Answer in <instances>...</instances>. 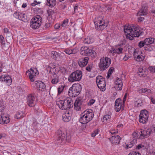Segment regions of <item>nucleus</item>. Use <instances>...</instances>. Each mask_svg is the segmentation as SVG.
Segmentation results:
<instances>
[{"label":"nucleus","instance_id":"864d4df0","mask_svg":"<svg viewBox=\"0 0 155 155\" xmlns=\"http://www.w3.org/2000/svg\"><path fill=\"white\" fill-rule=\"evenodd\" d=\"M50 23H46L44 26V27L43 28V29H46L48 28L50 26Z\"/></svg>","mask_w":155,"mask_h":155},{"label":"nucleus","instance_id":"39448f33","mask_svg":"<svg viewBox=\"0 0 155 155\" xmlns=\"http://www.w3.org/2000/svg\"><path fill=\"white\" fill-rule=\"evenodd\" d=\"M111 63V59L107 57L101 58L100 60L99 67L101 71H104L106 69Z\"/></svg>","mask_w":155,"mask_h":155},{"label":"nucleus","instance_id":"a211bd4d","mask_svg":"<svg viewBox=\"0 0 155 155\" xmlns=\"http://www.w3.org/2000/svg\"><path fill=\"white\" fill-rule=\"evenodd\" d=\"M89 58L86 57L80 58L78 61V64L81 67H84L86 66L88 63Z\"/></svg>","mask_w":155,"mask_h":155},{"label":"nucleus","instance_id":"4be33fe9","mask_svg":"<svg viewBox=\"0 0 155 155\" xmlns=\"http://www.w3.org/2000/svg\"><path fill=\"white\" fill-rule=\"evenodd\" d=\"M46 69L47 71L49 70V73L50 74H51L52 75H54L55 74L56 75H57V74L58 73V71H59L58 68L56 67H54L52 68L50 66H48L46 67Z\"/></svg>","mask_w":155,"mask_h":155},{"label":"nucleus","instance_id":"58836bf2","mask_svg":"<svg viewBox=\"0 0 155 155\" xmlns=\"http://www.w3.org/2000/svg\"><path fill=\"white\" fill-rule=\"evenodd\" d=\"M24 114L22 112H18L15 116V117L17 119H20L22 117H24Z\"/></svg>","mask_w":155,"mask_h":155},{"label":"nucleus","instance_id":"dca6fc26","mask_svg":"<svg viewBox=\"0 0 155 155\" xmlns=\"http://www.w3.org/2000/svg\"><path fill=\"white\" fill-rule=\"evenodd\" d=\"M132 34L133 37H139L142 33L140 28L137 26H133V30Z\"/></svg>","mask_w":155,"mask_h":155},{"label":"nucleus","instance_id":"603ef678","mask_svg":"<svg viewBox=\"0 0 155 155\" xmlns=\"http://www.w3.org/2000/svg\"><path fill=\"white\" fill-rule=\"evenodd\" d=\"M114 68L113 67L110 68L109 70L108 73H109L110 74H111L113 73V71Z\"/></svg>","mask_w":155,"mask_h":155},{"label":"nucleus","instance_id":"423d86ee","mask_svg":"<svg viewBox=\"0 0 155 155\" xmlns=\"http://www.w3.org/2000/svg\"><path fill=\"white\" fill-rule=\"evenodd\" d=\"M82 76V72L81 71H75L70 75L68 80L71 82L79 81L81 79Z\"/></svg>","mask_w":155,"mask_h":155},{"label":"nucleus","instance_id":"a878e982","mask_svg":"<svg viewBox=\"0 0 155 155\" xmlns=\"http://www.w3.org/2000/svg\"><path fill=\"white\" fill-rule=\"evenodd\" d=\"M121 101V100L120 98L117 99L115 101V107L116 112L119 111L121 109L122 107Z\"/></svg>","mask_w":155,"mask_h":155},{"label":"nucleus","instance_id":"338daca9","mask_svg":"<svg viewBox=\"0 0 155 155\" xmlns=\"http://www.w3.org/2000/svg\"><path fill=\"white\" fill-rule=\"evenodd\" d=\"M142 145L139 144L138 146H137L136 147V148L137 149H140L141 147H142Z\"/></svg>","mask_w":155,"mask_h":155},{"label":"nucleus","instance_id":"f704fd0d","mask_svg":"<svg viewBox=\"0 0 155 155\" xmlns=\"http://www.w3.org/2000/svg\"><path fill=\"white\" fill-rule=\"evenodd\" d=\"M47 5L51 7H54L56 4V0H47Z\"/></svg>","mask_w":155,"mask_h":155},{"label":"nucleus","instance_id":"c03bdc74","mask_svg":"<svg viewBox=\"0 0 155 155\" xmlns=\"http://www.w3.org/2000/svg\"><path fill=\"white\" fill-rule=\"evenodd\" d=\"M110 117V116L109 115L107 114L104 115L103 118V122H104L105 121H107L109 120Z\"/></svg>","mask_w":155,"mask_h":155},{"label":"nucleus","instance_id":"b1692460","mask_svg":"<svg viewBox=\"0 0 155 155\" xmlns=\"http://www.w3.org/2000/svg\"><path fill=\"white\" fill-rule=\"evenodd\" d=\"M14 16L16 18L19 19L23 21H25L26 17L25 14L18 12H15L14 14Z\"/></svg>","mask_w":155,"mask_h":155},{"label":"nucleus","instance_id":"37998d69","mask_svg":"<svg viewBox=\"0 0 155 155\" xmlns=\"http://www.w3.org/2000/svg\"><path fill=\"white\" fill-rule=\"evenodd\" d=\"M68 19H65L64 20L61 24V26L63 27H66L68 25Z\"/></svg>","mask_w":155,"mask_h":155},{"label":"nucleus","instance_id":"6e6552de","mask_svg":"<svg viewBox=\"0 0 155 155\" xmlns=\"http://www.w3.org/2000/svg\"><path fill=\"white\" fill-rule=\"evenodd\" d=\"M80 53L83 55L89 56L91 54H93V55L94 56V54H96V53L94 50L89 49L88 47L84 46L81 48Z\"/></svg>","mask_w":155,"mask_h":155},{"label":"nucleus","instance_id":"052dcab7","mask_svg":"<svg viewBox=\"0 0 155 155\" xmlns=\"http://www.w3.org/2000/svg\"><path fill=\"white\" fill-rule=\"evenodd\" d=\"M4 31L5 33H7L9 32L8 29L7 28H5L4 29Z\"/></svg>","mask_w":155,"mask_h":155},{"label":"nucleus","instance_id":"de8ad7c7","mask_svg":"<svg viewBox=\"0 0 155 155\" xmlns=\"http://www.w3.org/2000/svg\"><path fill=\"white\" fill-rule=\"evenodd\" d=\"M123 48H119L117 49V54H122L123 53Z\"/></svg>","mask_w":155,"mask_h":155},{"label":"nucleus","instance_id":"680f3d73","mask_svg":"<svg viewBox=\"0 0 155 155\" xmlns=\"http://www.w3.org/2000/svg\"><path fill=\"white\" fill-rule=\"evenodd\" d=\"M132 144H129L126 145V148H129L133 146Z\"/></svg>","mask_w":155,"mask_h":155},{"label":"nucleus","instance_id":"8fccbe9b","mask_svg":"<svg viewBox=\"0 0 155 155\" xmlns=\"http://www.w3.org/2000/svg\"><path fill=\"white\" fill-rule=\"evenodd\" d=\"M149 69L151 72H155V67L150 66Z\"/></svg>","mask_w":155,"mask_h":155},{"label":"nucleus","instance_id":"c85d7f7f","mask_svg":"<svg viewBox=\"0 0 155 155\" xmlns=\"http://www.w3.org/2000/svg\"><path fill=\"white\" fill-rule=\"evenodd\" d=\"M36 84L38 87L39 90L41 91L44 90L45 88V85L44 83L41 81H36Z\"/></svg>","mask_w":155,"mask_h":155},{"label":"nucleus","instance_id":"2f4dec72","mask_svg":"<svg viewBox=\"0 0 155 155\" xmlns=\"http://www.w3.org/2000/svg\"><path fill=\"white\" fill-rule=\"evenodd\" d=\"M52 78L51 82L53 84H56L59 81V77L57 75L54 74L52 75Z\"/></svg>","mask_w":155,"mask_h":155},{"label":"nucleus","instance_id":"f8f14e48","mask_svg":"<svg viewBox=\"0 0 155 155\" xmlns=\"http://www.w3.org/2000/svg\"><path fill=\"white\" fill-rule=\"evenodd\" d=\"M140 132L139 138L142 139L149 137L153 133V131L151 129H148L143 130H141Z\"/></svg>","mask_w":155,"mask_h":155},{"label":"nucleus","instance_id":"e433bc0d","mask_svg":"<svg viewBox=\"0 0 155 155\" xmlns=\"http://www.w3.org/2000/svg\"><path fill=\"white\" fill-rule=\"evenodd\" d=\"M94 41V39L92 38L88 37L84 39V42L87 44L92 43Z\"/></svg>","mask_w":155,"mask_h":155},{"label":"nucleus","instance_id":"9d476101","mask_svg":"<svg viewBox=\"0 0 155 155\" xmlns=\"http://www.w3.org/2000/svg\"><path fill=\"white\" fill-rule=\"evenodd\" d=\"M133 30V26H125L124 28V31L125 34H126V37L127 39L130 40L133 39L132 34Z\"/></svg>","mask_w":155,"mask_h":155},{"label":"nucleus","instance_id":"7c9ffc66","mask_svg":"<svg viewBox=\"0 0 155 155\" xmlns=\"http://www.w3.org/2000/svg\"><path fill=\"white\" fill-rule=\"evenodd\" d=\"M144 40L146 46L148 47L151 44L154 43V39L153 38H149L145 39Z\"/></svg>","mask_w":155,"mask_h":155},{"label":"nucleus","instance_id":"ea45409f","mask_svg":"<svg viewBox=\"0 0 155 155\" xmlns=\"http://www.w3.org/2000/svg\"><path fill=\"white\" fill-rule=\"evenodd\" d=\"M64 87L65 86L64 85H61L59 86L58 88V94H60L63 92Z\"/></svg>","mask_w":155,"mask_h":155},{"label":"nucleus","instance_id":"473e14b6","mask_svg":"<svg viewBox=\"0 0 155 155\" xmlns=\"http://www.w3.org/2000/svg\"><path fill=\"white\" fill-rule=\"evenodd\" d=\"M47 13L48 15L47 17L48 19L49 20H51L53 19V20L54 18L53 17L52 15H54L55 13V11L51 9H49L47 11Z\"/></svg>","mask_w":155,"mask_h":155},{"label":"nucleus","instance_id":"393cba45","mask_svg":"<svg viewBox=\"0 0 155 155\" xmlns=\"http://www.w3.org/2000/svg\"><path fill=\"white\" fill-rule=\"evenodd\" d=\"M147 13V7L145 6H142L140 9L137 13V15H145Z\"/></svg>","mask_w":155,"mask_h":155},{"label":"nucleus","instance_id":"774afa93","mask_svg":"<svg viewBox=\"0 0 155 155\" xmlns=\"http://www.w3.org/2000/svg\"><path fill=\"white\" fill-rule=\"evenodd\" d=\"M126 97H127V94H125V95H124V98H123V102L124 103L125 101L126 100Z\"/></svg>","mask_w":155,"mask_h":155},{"label":"nucleus","instance_id":"c756f323","mask_svg":"<svg viewBox=\"0 0 155 155\" xmlns=\"http://www.w3.org/2000/svg\"><path fill=\"white\" fill-rule=\"evenodd\" d=\"M138 75L140 77H145L147 74V72L143 68H140L137 71Z\"/></svg>","mask_w":155,"mask_h":155},{"label":"nucleus","instance_id":"bf43d9fd","mask_svg":"<svg viewBox=\"0 0 155 155\" xmlns=\"http://www.w3.org/2000/svg\"><path fill=\"white\" fill-rule=\"evenodd\" d=\"M151 102L153 104H155V98L152 97H151Z\"/></svg>","mask_w":155,"mask_h":155},{"label":"nucleus","instance_id":"f03ea898","mask_svg":"<svg viewBox=\"0 0 155 155\" xmlns=\"http://www.w3.org/2000/svg\"><path fill=\"white\" fill-rule=\"evenodd\" d=\"M56 104L60 109L62 110H67V111L73 106V102L70 98L59 101L57 102Z\"/></svg>","mask_w":155,"mask_h":155},{"label":"nucleus","instance_id":"3c124183","mask_svg":"<svg viewBox=\"0 0 155 155\" xmlns=\"http://www.w3.org/2000/svg\"><path fill=\"white\" fill-rule=\"evenodd\" d=\"M40 2H37L36 1H34V2L31 4V5L33 6H34L38 4H40Z\"/></svg>","mask_w":155,"mask_h":155},{"label":"nucleus","instance_id":"4d7b16f0","mask_svg":"<svg viewBox=\"0 0 155 155\" xmlns=\"http://www.w3.org/2000/svg\"><path fill=\"white\" fill-rule=\"evenodd\" d=\"M138 136V134L136 132H134L133 134V137L134 138H137V137Z\"/></svg>","mask_w":155,"mask_h":155},{"label":"nucleus","instance_id":"49530a36","mask_svg":"<svg viewBox=\"0 0 155 155\" xmlns=\"http://www.w3.org/2000/svg\"><path fill=\"white\" fill-rule=\"evenodd\" d=\"M93 65L92 64H89L86 68V70L88 71H91L93 67Z\"/></svg>","mask_w":155,"mask_h":155},{"label":"nucleus","instance_id":"1a4fd4ad","mask_svg":"<svg viewBox=\"0 0 155 155\" xmlns=\"http://www.w3.org/2000/svg\"><path fill=\"white\" fill-rule=\"evenodd\" d=\"M96 82L98 87L102 91L105 90L106 82L104 79L101 76H98L96 77Z\"/></svg>","mask_w":155,"mask_h":155},{"label":"nucleus","instance_id":"aec40b11","mask_svg":"<svg viewBox=\"0 0 155 155\" xmlns=\"http://www.w3.org/2000/svg\"><path fill=\"white\" fill-rule=\"evenodd\" d=\"M37 71V70L36 69L34 70L31 68L27 71V73H29V78L32 82H33L34 81L35 77L36 75Z\"/></svg>","mask_w":155,"mask_h":155},{"label":"nucleus","instance_id":"a18cd8bd","mask_svg":"<svg viewBox=\"0 0 155 155\" xmlns=\"http://www.w3.org/2000/svg\"><path fill=\"white\" fill-rule=\"evenodd\" d=\"M144 45H145L144 40L142 41L139 42L138 46L140 48H141L143 47Z\"/></svg>","mask_w":155,"mask_h":155},{"label":"nucleus","instance_id":"bb28decb","mask_svg":"<svg viewBox=\"0 0 155 155\" xmlns=\"http://www.w3.org/2000/svg\"><path fill=\"white\" fill-rule=\"evenodd\" d=\"M79 50L77 48H74L73 49L68 48L65 49L64 51L68 54H74L77 53Z\"/></svg>","mask_w":155,"mask_h":155},{"label":"nucleus","instance_id":"72a5a7b5","mask_svg":"<svg viewBox=\"0 0 155 155\" xmlns=\"http://www.w3.org/2000/svg\"><path fill=\"white\" fill-rule=\"evenodd\" d=\"M1 43L2 45V47L5 50H7L8 48V47H6L5 45V42L4 37L2 35H0Z\"/></svg>","mask_w":155,"mask_h":155},{"label":"nucleus","instance_id":"2eb2a0df","mask_svg":"<svg viewBox=\"0 0 155 155\" xmlns=\"http://www.w3.org/2000/svg\"><path fill=\"white\" fill-rule=\"evenodd\" d=\"M35 97L30 94L27 97V104L30 107H33L35 105Z\"/></svg>","mask_w":155,"mask_h":155},{"label":"nucleus","instance_id":"a19ab883","mask_svg":"<svg viewBox=\"0 0 155 155\" xmlns=\"http://www.w3.org/2000/svg\"><path fill=\"white\" fill-rule=\"evenodd\" d=\"M144 48L145 50H146L148 51H151L152 50H155V47L154 46L150 45L148 47L145 46Z\"/></svg>","mask_w":155,"mask_h":155},{"label":"nucleus","instance_id":"69168bd1","mask_svg":"<svg viewBox=\"0 0 155 155\" xmlns=\"http://www.w3.org/2000/svg\"><path fill=\"white\" fill-rule=\"evenodd\" d=\"M117 131H115L114 130H111L110 131V133L111 134H115L116 133H117Z\"/></svg>","mask_w":155,"mask_h":155},{"label":"nucleus","instance_id":"f257e3e1","mask_svg":"<svg viewBox=\"0 0 155 155\" xmlns=\"http://www.w3.org/2000/svg\"><path fill=\"white\" fill-rule=\"evenodd\" d=\"M94 116V114L91 110H85L81 114L80 118V122L82 124H85L91 120Z\"/></svg>","mask_w":155,"mask_h":155},{"label":"nucleus","instance_id":"79ce46f5","mask_svg":"<svg viewBox=\"0 0 155 155\" xmlns=\"http://www.w3.org/2000/svg\"><path fill=\"white\" fill-rule=\"evenodd\" d=\"M142 101L138 100L135 103V106L137 107L141 106L142 105Z\"/></svg>","mask_w":155,"mask_h":155},{"label":"nucleus","instance_id":"20e7f679","mask_svg":"<svg viewBox=\"0 0 155 155\" xmlns=\"http://www.w3.org/2000/svg\"><path fill=\"white\" fill-rule=\"evenodd\" d=\"M42 18L41 16L37 15L34 17L31 20L30 26L32 28L36 29L38 28L42 22Z\"/></svg>","mask_w":155,"mask_h":155},{"label":"nucleus","instance_id":"e2e57ef3","mask_svg":"<svg viewBox=\"0 0 155 155\" xmlns=\"http://www.w3.org/2000/svg\"><path fill=\"white\" fill-rule=\"evenodd\" d=\"M137 141V138H134L133 140V141L131 142H130V143L132 144H133L134 143H136Z\"/></svg>","mask_w":155,"mask_h":155},{"label":"nucleus","instance_id":"5fc2aeb1","mask_svg":"<svg viewBox=\"0 0 155 155\" xmlns=\"http://www.w3.org/2000/svg\"><path fill=\"white\" fill-rule=\"evenodd\" d=\"M117 49H114L112 48V50H111L110 51V52L112 53H116L117 54Z\"/></svg>","mask_w":155,"mask_h":155},{"label":"nucleus","instance_id":"412c9836","mask_svg":"<svg viewBox=\"0 0 155 155\" xmlns=\"http://www.w3.org/2000/svg\"><path fill=\"white\" fill-rule=\"evenodd\" d=\"M0 81H5L7 83L8 85H9L12 82V79L7 74L2 75L0 78Z\"/></svg>","mask_w":155,"mask_h":155},{"label":"nucleus","instance_id":"6ab92c4d","mask_svg":"<svg viewBox=\"0 0 155 155\" xmlns=\"http://www.w3.org/2000/svg\"><path fill=\"white\" fill-rule=\"evenodd\" d=\"M121 138L118 135L113 136L109 138L112 144H119Z\"/></svg>","mask_w":155,"mask_h":155},{"label":"nucleus","instance_id":"ddd939ff","mask_svg":"<svg viewBox=\"0 0 155 155\" xmlns=\"http://www.w3.org/2000/svg\"><path fill=\"white\" fill-rule=\"evenodd\" d=\"M58 141H59V143H64L66 140L67 139V133H64L61 130H58Z\"/></svg>","mask_w":155,"mask_h":155},{"label":"nucleus","instance_id":"f3484780","mask_svg":"<svg viewBox=\"0 0 155 155\" xmlns=\"http://www.w3.org/2000/svg\"><path fill=\"white\" fill-rule=\"evenodd\" d=\"M115 86L114 87L116 90L118 91L121 90L122 89L123 83L121 79L118 78H116L114 82Z\"/></svg>","mask_w":155,"mask_h":155},{"label":"nucleus","instance_id":"13d9d810","mask_svg":"<svg viewBox=\"0 0 155 155\" xmlns=\"http://www.w3.org/2000/svg\"><path fill=\"white\" fill-rule=\"evenodd\" d=\"M95 102V100L93 99H91L90 100L88 104L90 105L93 104Z\"/></svg>","mask_w":155,"mask_h":155},{"label":"nucleus","instance_id":"6e6d98bb","mask_svg":"<svg viewBox=\"0 0 155 155\" xmlns=\"http://www.w3.org/2000/svg\"><path fill=\"white\" fill-rule=\"evenodd\" d=\"M61 25L59 24H56L54 25V28L56 29H58L60 27Z\"/></svg>","mask_w":155,"mask_h":155},{"label":"nucleus","instance_id":"7ed1b4c3","mask_svg":"<svg viewBox=\"0 0 155 155\" xmlns=\"http://www.w3.org/2000/svg\"><path fill=\"white\" fill-rule=\"evenodd\" d=\"M81 90V87L79 84H74L68 91V94L72 97L78 96Z\"/></svg>","mask_w":155,"mask_h":155},{"label":"nucleus","instance_id":"4468645a","mask_svg":"<svg viewBox=\"0 0 155 155\" xmlns=\"http://www.w3.org/2000/svg\"><path fill=\"white\" fill-rule=\"evenodd\" d=\"M84 104L82 99H77L74 103V109L76 110L79 111L81 110L84 107Z\"/></svg>","mask_w":155,"mask_h":155},{"label":"nucleus","instance_id":"0e129e2a","mask_svg":"<svg viewBox=\"0 0 155 155\" xmlns=\"http://www.w3.org/2000/svg\"><path fill=\"white\" fill-rule=\"evenodd\" d=\"M144 19V18L142 17H140L138 18V21H142L143 19Z\"/></svg>","mask_w":155,"mask_h":155},{"label":"nucleus","instance_id":"c9c22d12","mask_svg":"<svg viewBox=\"0 0 155 155\" xmlns=\"http://www.w3.org/2000/svg\"><path fill=\"white\" fill-rule=\"evenodd\" d=\"M60 54L56 51H53L51 52V57L54 59L56 60L57 58L59 56Z\"/></svg>","mask_w":155,"mask_h":155},{"label":"nucleus","instance_id":"4c0bfd02","mask_svg":"<svg viewBox=\"0 0 155 155\" xmlns=\"http://www.w3.org/2000/svg\"><path fill=\"white\" fill-rule=\"evenodd\" d=\"M134 57L136 61H142L144 59L143 57H141V55H138L137 56L136 54H135L134 55Z\"/></svg>","mask_w":155,"mask_h":155},{"label":"nucleus","instance_id":"09e8293b","mask_svg":"<svg viewBox=\"0 0 155 155\" xmlns=\"http://www.w3.org/2000/svg\"><path fill=\"white\" fill-rule=\"evenodd\" d=\"M128 155H141V154L138 152L133 151L129 153Z\"/></svg>","mask_w":155,"mask_h":155},{"label":"nucleus","instance_id":"9b49d317","mask_svg":"<svg viewBox=\"0 0 155 155\" xmlns=\"http://www.w3.org/2000/svg\"><path fill=\"white\" fill-rule=\"evenodd\" d=\"M94 23L95 28L97 30H102L107 26V24L102 20H97Z\"/></svg>","mask_w":155,"mask_h":155},{"label":"nucleus","instance_id":"cd10ccee","mask_svg":"<svg viewBox=\"0 0 155 155\" xmlns=\"http://www.w3.org/2000/svg\"><path fill=\"white\" fill-rule=\"evenodd\" d=\"M10 121V119L8 117L3 115L0 118V124H7Z\"/></svg>","mask_w":155,"mask_h":155},{"label":"nucleus","instance_id":"0eeeda50","mask_svg":"<svg viewBox=\"0 0 155 155\" xmlns=\"http://www.w3.org/2000/svg\"><path fill=\"white\" fill-rule=\"evenodd\" d=\"M149 114L146 110L141 111L139 116V121L143 124L146 123L148 120Z\"/></svg>","mask_w":155,"mask_h":155},{"label":"nucleus","instance_id":"5701e85b","mask_svg":"<svg viewBox=\"0 0 155 155\" xmlns=\"http://www.w3.org/2000/svg\"><path fill=\"white\" fill-rule=\"evenodd\" d=\"M71 114L69 111H66L62 115V120L65 122H68L71 119Z\"/></svg>","mask_w":155,"mask_h":155}]
</instances>
